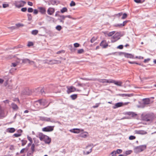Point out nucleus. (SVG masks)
<instances>
[{"mask_svg":"<svg viewBox=\"0 0 156 156\" xmlns=\"http://www.w3.org/2000/svg\"><path fill=\"white\" fill-rule=\"evenodd\" d=\"M59 3V2L55 0H50L48 2V5H50L51 4L54 5H57Z\"/></svg>","mask_w":156,"mask_h":156,"instance_id":"nucleus-12","label":"nucleus"},{"mask_svg":"<svg viewBox=\"0 0 156 156\" xmlns=\"http://www.w3.org/2000/svg\"><path fill=\"white\" fill-rule=\"evenodd\" d=\"M39 137L41 140H43L47 137V136L44 135L42 133H40L38 134Z\"/></svg>","mask_w":156,"mask_h":156,"instance_id":"nucleus-16","label":"nucleus"},{"mask_svg":"<svg viewBox=\"0 0 156 156\" xmlns=\"http://www.w3.org/2000/svg\"><path fill=\"white\" fill-rule=\"evenodd\" d=\"M127 16V14L126 13H124L122 15V19H125L126 18Z\"/></svg>","mask_w":156,"mask_h":156,"instance_id":"nucleus-49","label":"nucleus"},{"mask_svg":"<svg viewBox=\"0 0 156 156\" xmlns=\"http://www.w3.org/2000/svg\"><path fill=\"white\" fill-rule=\"evenodd\" d=\"M7 132L10 133H12L14 132L15 131V129L13 128H9L7 129Z\"/></svg>","mask_w":156,"mask_h":156,"instance_id":"nucleus-26","label":"nucleus"},{"mask_svg":"<svg viewBox=\"0 0 156 156\" xmlns=\"http://www.w3.org/2000/svg\"><path fill=\"white\" fill-rule=\"evenodd\" d=\"M67 92L68 94L76 91V88L73 86L67 87Z\"/></svg>","mask_w":156,"mask_h":156,"instance_id":"nucleus-8","label":"nucleus"},{"mask_svg":"<svg viewBox=\"0 0 156 156\" xmlns=\"http://www.w3.org/2000/svg\"><path fill=\"white\" fill-rule=\"evenodd\" d=\"M67 9L66 7H63L60 10V12L62 13H64L65 12H67Z\"/></svg>","mask_w":156,"mask_h":156,"instance_id":"nucleus-27","label":"nucleus"},{"mask_svg":"<svg viewBox=\"0 0 156 156\" xmlns=\"http://www.w3.org/2000/svg\"><path fill=\"white\" fill-rule=\"evenodd\" d=\"M146 147V145H142L136 147L134 149L135 153H138L144 150Z\"/></svg>","mask_w":156,"mask_h":156,"instance_id":"nucleus-2","label":"nucleus"},{"mask_svg":"<svg viewBox=\"0 0 156 156\" xmlns=\"http://www.w3.org/2000/svg\"><path fill=\"white\" fill-rule=\"evenodd\" d=\"M16 27H23L24 25L22 23H18L16 24Z\"/></svg>","mask_w":156,"mask_h":156,"instance_id":"nucleus-53","label":"nucleus"},{"mask_svg":"<svg viewBox=\"0 0 156 156\" xmlns=\"http://www.w3.org/2000/svg\"><path fill=\"white\" fill-rule=\"evenodd\" d=\"M44 142L46 144H49L51 142V139L48 136H47L44 139Z\"/></svg>","mask_w":156,"mask_h":156,"instance_id":"nucleus-23","label":"nucleus"},{"mask_svg":"<svg viewBox=\"0 0 156 156\" xmlns=\"http://www.w3.org/2000/svg\"><path fill=\"white\" fill-rule=\"evenodd\" d=\"M125 54H126V52H119V54L120 55H124V56L125 55Z\"/></svg>","mask_w":156,"mask_h":156,"instance_id":"nucleus-63","label":"nucleus"},{"mask_svg":"<svg viewBox=\"0 0 156 156\" xmlns=\"http://www.w3.org/2000/svg\"><path fill=\"white\" fill-rule=\"evenodd\" d=\"M99 82L100 83H110V80H108L105 79H99L98 80Z\"/></svg>","mask_w":156,"mask_h":156,"instance_id":"nucleus-18","label":"nucleus"},{"mask_svg":"<svg viewBox=\"0 0 156 156\" xmlns=\"http://www.w3.org/2000/svg\"><path fill=\"white\" fill-rule=\"evenodd\" d=\"M62 29V27L60 25H58L56 27V29L58 31H60Z\"/></svg>","mask_w":156,"mask_h":156,"instance_id":"nucleus-44","label":"nucleus"},{"mask_svg":"<svg viewBox=\"0 0 156 156\" xmlns=\"http://www.w3.org/2000/svg\"><path fill=\"white\" fill-rule=\"evenodd\" d=\"M41 93L42 95H44L46 94V91H44V88H43L41 89Z\"/></svg>","mask_w":156,"mask_h":156,"instance_id":"nucleus-43","label":"nucleus"},{"mask_svg":"<svg viewBox=\"0 0 156 156\" xmlns=\"http://www.w3.org/2000/svg\"><path fill=\"white\" fill-rule=\"evenodd\" d=\"M111 154H112V156H116V154L115 151H113L111 153Z\"/></svg>","mask_w":156,"mask_h":156,"instance_id":"nucleus-64","label":"nucleus"},{"mask_svg":"<svg viewBox=\"0 0 156 156\" xmlns=\"http://www.w3.org/2000/svg\"><path fill=\"white\" fill-rule=\"evenodd\" d=\"M76 5L75 3L73 1H72L70 4L71 6H74Z\"/></svg>","mask_w":156,"mask_h":156,"instance_id":"nucleus-47","label":"nucleus"},{"mask_svg":"<svg viewBox=\"0 0 156 156\" xmlns=\"http://www.w3.org/2000/svg\"><path fill=\"white\" fill-rule=\"evenodd\" d=\"M31 94V91L29 89L23 90L21 93L23 95H30Z\"/></svg>","mask_w":156,"mask_h":156,"instance_id":"nucleus-9","label":"nucleus"},{"mask_svg":"<svg viewBox=\"0 0 156 156\" xmlns=\"http://www.w3.org/2000/svg\"><path fill=\"white\" fill-rule=\"evenodd\" d=\"M84 52V51L83 49H80L77 51V53L79 54L83 53Z\"/></svg>","mask_w":156,"mask_h":156,"instance_id":"nucleus-36","label":"nucleus"},{"mask_svg":"<svg viewBox=\"0 0 156 156\" xmlns=\"http://www.w3.org/2000/svg\"><path fill=\"white\" fill-rule=\"evenodd\" d=\"M68 47L72 52H74L76 50V49L74 47H73L72 45H69Z\"/></svg>","mask_w":156,"mask_h":156,"instance_id":"nucleus-24","label":"nucleus"},{"mask_svg":"<svg viewBox=\"0 0 156 156\" xmlns=\"http://www.w3.org/2000/svg\"><path fill=\"white\" fill-rule=\"evenodd\" d=\"M29 63L31 65H33L34 67H36L35 62L33 61L30 60Z\"/></svg>","mask_w":156,"mask_h":156,"instance_id":"nucleus-37","label":"nucleus"},{"mask_svg":"<svg viewBox=\"0 0 156 156\" xmlns=\"http://www.w3.org/2000/svg\"><path fill=\"white\" fill-rule=\"evenodd\" d=\"M33 11V13H34V14L35 15H37V14L38 13V10L37 9H34Z\"/></svg>","mask_w":156,"mask_h":156,"instance_id":"nucleus-59","label":"nucleus"},{"mask_svg":"<svg viewBox=\"0 0 156 156\" xmlns=\"http://www.w3.org/2000/svg\"><path fill=\"white\" fill-rule=\"evenodd\" d=\"M38 9L41 14H44L45 13L46 10L44 8L42 7H39Z\"/></svg>","mask_w":156,"mask_h":156,"instance_id":"nucleus-22","label":"nucleus"},{"mask_svg":"<svg viewBox=\"0 0 156 156\" xmlns=\"http://www.w3.org/2000/svg\"><path fill=\"white\" fill-rule=\"evenodd\" d=\"M92 150V148H91L88 151H86V153H85V152H84V154L87 155L89 154L91 151Z\"/></svg>","mask_w":156,"mask_h":156,"instance_id":"nucleus-45","label":"nucleus"},{"mask_svg":"<svg viewBox=\"0 0 156 156\" xmlns=\"http://www.w3.org/2000/svg\"><path fill=\"white\" fill-rule=\"evenodd\" d=\"M145 0H134L135 2L136 3H142Z\"/></svg>","mask_w":156,"mask_h":156,"instance_id":"nucleus-38","label":"nucleus"},{"mask_svg":"<svg viewBox=\"0 0 156 156\" xmlns=\"http://www.w3.org/2000/svg\"><path fill=\"white\" fill-rule=\"evenodd\" d=\"M27 10L26 7L23 8L21 9V11L23 12H26Z\"/></svg>","mask_w":156,"mask_h":156,"instance_id":"nucleus-57","label":"nucleus"},{"mask_svg":"<svg viewBox=\"0 0 156 156\" xmlns=\"http://www.w3.org/2000/svg\"><path fill=\"white\" fill-rule=\"evenodd\" d=\"M61 61L59 60H57L55 59H52L49 60V62L48 64L52 65L54 64H58L60 63Z\"/></svg>","mask_w":156,"mask_h":156,"instance_id":"nucleus-11","label":"nucleus"},{"mask_svg":"<svg viewBox=\"0 0 156 156\" xmlns=\"http://www.w3.org/2000/svg\"><path fill=\"white\" fill-rule=\"evenodd\" d=\"M54 126H48L42 128V130L47 132H51L54 130Z\"/></svg>","mask_w":156,"mask_h":156,"instance_id":"nucleus-7","label":"nucleus"},{"mask_svg":"<svg viewBox=\"0 0 156 156\" xmlns=\"http://www.w3.org/2000/svg\"><path fill=\"white\" fill-rule=\"evenodd\" d=\"M142 119L145 121L151 122L153 119V116L151 114H147L142 116Z\"/></svg>","mask_w":156,"mask_h":156,"instance_id":"nucleus-3","label":"nucleus"},{"mask_svg":"<svg viewBox=\"0 0 156 156\" xmlns=\"http://www.w3.org/2000/svg\"><path fill=\"white\" fill-rule=\"evenodd\" d=\"M100 45L103 48H106L108 46V44L105 40L102 41L100 43Z\"/></svg>","mask_w":156,"mask_h":156,"instance_id":"nucleus-13","label":"nucleus"},{"mask_svg":"<svg viewBox=\"0 0 156 156\" xmlns=\"http://www.w3.org/2000/svg\"><path fill=\"white\" fill-rule=\"evenodd\" d=\"M34 44L32 42L29 41L28 43L27 46L29 47L32 46Z\"/></svg>","mask_w":156,"mask_h":156,"instance_id":"nucleus-46","label":"nucleus"},{"mask_svg":"<svg viewBox=\"0 0 156 156\" xmlns=\"http://www.w3.org/2000/svg\"><path fill=\"white\" fill-rule=\"evenodd\" d=\"M26 3V2L23 0L16 1L14 2V4L15 6L19 8L23 6Z\"/></svg>","mask_w":156,"mask_h":156,"instance_id":"nucleus-4","label":"nucleus"},{"mask_svg":"<svg viewBox=\"0 0 156 156\" xmlns=\"http://www.w3.org/2000/svg\"><path fill=\"white\" fill-rule=\"evenodd\" d=\"M4 114V110L0 106V117L2 116Z\"/></svg>","mask_w":156,"mask_h":156,"instance_id":"nucleus-30","label":"nucleus"},{"mask_svg":"<svg viewBox=\"0 0 156 156\" xmlns=\"http://www.w3.org/2000/svg\"><path fill=\"white\" fill-rule=\"evenodd\" d=\"M115 33V31H113L111 32H110L107 34V35L108 36L111 37Z\"/></svg>","mask_w":156,"mask_h":156,"instance_id":"nucleus-35","label":"nucleus"},{"mask_svg":"<svg viewBox=\"0 0 156 156\" xmlns=\"http://www.w3.org/2000/svg\"><path fill=\"white\" fill-rule=\"evenodd\" d=\"M124 105V104L122 102H118L116 103L114 106L112 107V108L114 109H116L117 108L121 107Z\"/></svg>","mask_w":156,"mask_h":156,"instance_id":"nucleus-10","label":"nucleus"},{"mask_svg":"<svg viewBox=\"0 0 156 156\" xmlns=\"http://www.w3.org/2000/svg\"><path fill=\"white\" fill-rule=\"evenodd\" d=\"M27 11L29 12H32L33 11V9L32 8H29L28 9Z\"/></svg>","mask_w":156,"mask_h":156,"instance_id":"nucleus-48","label":"nucleus"},{"mask_svg":"<svg viewBox=\"0 0 156 156\" xmlns=\"http://www.w3.org/2000/svg\"><path fill=\"white\" fill-rule=\"evenodd\" d=\"M55 9L53 8L50 7L47 10V12L48 14L52 15L55 12Z\"/></svg>","mask_w":156,"mask_h":156,"instance_id":"nucleus-14","label":"nucleus"},{"mask_svg":"<svg viewBox=\"0 0 156 156\" xmlns=\"http://www.w3.org/2000/svg\"><path fill=\"white\" fill-rule=\"evenodd\" d=\"M136 138V137L134 136H130L129 137V139L130 140H133L135 139Z\"/></svg>","mask_w":156,"mask_h":156,"instance_id":"nucleus-50","label":"nucleus"},{"mask_svg":"<svg viewBox=\"0 0 156 156\" xmlns=\"http://www.w3.org/2000/svg\"><path fill=\"white\" fill-rule=\"evenodd\" d=\"M70 98L73 100H75L77 98V94H73L70 96Z\"/></svg>","mask_w":156,"mask_h":156,"instance_id":"nucleus-28","label":"nucleus"},{"mask_svg":"<svg viewBox=\"0 0 156 156\" xmlns=\"http://www.w3.org/2000/svg\"><path fill=\"white\" fill-rule=\"evenodd\" d=\"M38 33V30H34L32 31L31 34L34 35H36Z\"/></svg>","mask_w":156,"mask_h":156,"instance_id":"nucleus-32","label":"nucleus"},{"mask_svg":"<svg viewBox=\"0 0 156 156\" xmlns=\"http://www.w3.org/2000/svg\"><path fill=\"white\" fill-rule=\"evenodd\" d=\"M132 152V151L131 150L129 151H127L126 152V155H129L130 154L131 152Z\"/></svg>","mask_w":156,"mask_h":156,"instance_id":"nucleus-56","label":"nucleus"},{"mask_svg":"<svg viewBox=\"0 0 156 156\" xmlns=\"http://www.w3.org/2000/svg\"><path fill=\"white\" fill-rule=\"evenodd\" d=\"M21 135V134L20 133H15L13 135V136H14L16 137H18L20 136Z\"/></svg>","mask_w":156,"mask_h":156,"instance_id":"nucleus-62","label":"nucleus"},{"mask_svg":"<svg viewBox=\"0 0 156 156\" xmlns=\"http://www.w3.org/2000/svg\"><path fill=\"white\" fill-rule=\"evenodd\" d=\"M27 138L28 140L30 141V143H32L33 140L32 138L31 137L28 136L27 137Z\"/></svg>","mask_w":156,"mask_h":156,"instance_id":"nucleus-52","label":"nucleus"},{"mask_svg":"<svg viewBox=\"0 0 156 156\" xmlns=\"http://www.w3.org/2000/svg\"><path fill=\"white\" fill-rule=\"evenodd\" d=\"M27 16L28 17V20L29 21H31L32 19V16L30 14H27Z\"/></svg>","mask_w":156,"mask_h":156,"instance_id":"nucleus-33","label":"nucleus"},{"mask_svg":"<svg viewBox=\"0 0 156 156\" xmlns=\"http://www.w3.org/2000/svg\"><path fill=\"white\" fill-rule=\"evenodd\" d=\"M39 118L42 121H45L46 119V117H44L40 116L39 117Z\"/></svg>","mask_w":156,"mask_h":156,"instance_id":"nucleus-58","label":"nucleus"},{"mask_svg":"<svg viewBox=\"0 0 156 156\" xmlns=\"http://www.w3.org/2000/svg\"><path fill=\"white\" fill-rule=\"evenodd\" d=\"M21 142L22 143V145L23 146L26 144L27 141V140H21Z\"/></svg>","mask_w":156,"mask_h":156,"instance_id":"nucleus-39","label":"nucleus"},{"mask_svg":"<svg viewBox=\"0 0 156 156\" xmlns=\"http://www.w3.org/2000/svg\"><path fill=\"white\" fill-rule=\"evenodd\" d=\"M25 150H26V151H27V149L26 148H24L22 149L20 151V153H23Z\"/></svg>","mask_w":156,"mask_h":156,"instance_id":"nucleus-55","label":"nucleus"},{"mask_svg":"<svg viewBox=\"0 0 156 156\" xmlns=\"http://www.w3.org/2000/svg\"><path fill=\"white\" fill-rule=\"evenodd\" d=\"M119 36V33H116L111 37V42L112 43H114L116 41L119 39L120 38Z\"/></svg>","mask_w":156,"mask_h":156,"instance_id":"nucleus-6","label":"nucleus"},{"mask_svg":"<svg viewBox=\"0 0 156 156\" xmlns=\"http://www.w3.org/2000/svg\"><path fill=\"white\" fill-rule=\"evenodd\" d=\"M127 114L129 115H131L133 117L134 116H135L136 115V114L132 112H128L127 113Z\"/></svg>","mask_w":156,"mask_h":156,"instance_id":"nucleus-31","label":"nucleus"},{"mask_svg":"<svg viewBox=\"0 0 156 156\" xmlns=\"http://www.w3.org/2000/svg\"><path fill=\"white\" fill-rule=\"evenodd\" d=\"M135 133L138 134L144 135L147 133V132L144 130H136L135 131Z\"/></svg>","mask_w":156,"mask_h":156,"instance_id":"nucleus-17","label":"nucleus"},{"mask_svg":"<svg viewBox=\"0 0 156 156\" xmlns=\"http://www.w3.org/2000/svg\"><path fill=\"white\" fill-rule=\"evenodd\" d=\"M110 82L111 83H114L117 86H122V83L121 82L116 81L114 80L111 79Z\"/></svg>","mask_w":156,"mask_h":156,"instance_id":"nucleus-15","label":"nucleus"},{"mask_svg":"<svg viewBox=\"0 0 156 156\" xmlns=\"http://www.w3.org/2000/svg\"><path fill=\"white\" fill-rule=\"evenodd\" d=\"M117 96L122 97H130L132 96V94H119L117 95Z\"/></svg>","mask_w":156,"mask_h":156,"instance_id":"nucleus-19","label":"nucleus"},{"mask_svg":"<svg viewBox=\"0 0 156 156\" xmlns=\"http://www.w3.org/2000/svg\"><path fill=\"white\" fill-rule=\"evenodd\" d=\"M70 131L72 133H78L80 132V130L79 129H73L70 130Z\"/></svg>","mask_w":156,"mask_h":156,"instance_id":"nucleus-21","label":"nucleus"},{"mask_svg":"<svg viewBox=\"0 0 156 156\" xmlns=\"http://www.w3.org/2000/svg\"><path fill=\"white\" fill-rule=\"evenodd\" d=\"M74 48H77L80 46V44L78 43H75L74 44Z\"/></svg>","mask_w":156,"mask_h":156,"instance_id":"nucleus-54","label":"nucleus"},{"mask_svg":"<svg viewBox=\"0 0 156 156\" xmlns=\"http://www.w3.org/2000/svg\"><path fill=\"white\" fill-rule=\"evenodd\" d=\"M96 39V38L93 37L90 40V42L91 43H93Z\"/></svg>","mask_w":156,"mask_h":156,"instance_id":"nucleus-51","label":"nucleus"},{"mask_svg":"<svg viewBox=\"0 0 156 156\" xmlns=\"http://www.w3.org/2000/svg\"><path fill=\"white\" fill-rule=\"evenodd\" d=\"M115 151L116 154V153L119 154L121 153L122 152V150L120 149H118L116 151Z\"/></svg>","mask_w":156,"mask_h":156,"instance_id":"nucleus-40","label":"nucleus"},{"mask_svg":"<svg viewBox=\"0 0 156 156\" xmlns=\"http://www.w3.org/2000/svg\"><path fill=\"white\" fill-rule=\"evenodd\" d=\"M124 56L127 58H134V56L131 54L126 53Z\"/></svg>","mask_w":156,"mask_h":156,"instance_id":"nucleus-20","label":"nucleus"},{"mask_svg":"<svg viewBox=\"0 0 156 156\" xmlns=\"http://www.w3.org/2000/svg\"><path fill=\"white\" fill-rule=\"evenodd\" d=\"M45 121L47 122H54L53 120H51V119L50 118L47 117H46Z\"/></svg>","mask_w":156,"mask_h":156,"instance_id":"nucleus-41","label":"nucleus"},{"mask_svg":"<svg viewBox=\"0 0 156 156\" xmlns=\"http://www.w3.org/2000/svg\"><path fill=\"white\" fill-rule=\"evenodd\" d=\"M34 147H35V145L34 144H32L31 147V150L32 151V154H33L34 152L35 151L34 149Z\"/></svg>","mask_w":156,"mask_h":156,"instance_id":"nucleus-34","label":"nucleus"},{"mask_svg":"<svg viewBox=\"0 0 156 156\" xmlns=\"http://www.w3.org/2000/svg\"><path fill=\"white\" fill-rule=\"evenodd\" d=\"M59 17H60V19L63 20H65V18H66L65 16L62 15V16H59Z\"/></svg>","mask_w":156,"mask_h":156,"instance_id":"nucleus-60","label":"nucleus"},{"mask_svg":"<svg viewBox=\"0 0 156 156\" xmlns=\"http://www.w3.org/2000/svg\"><path fill=\"white\" fill-rule=\"evenodd\" d=\"M30 60L27 58H25L22 60V62L24 63H29Z\"/></svg>","mask_w":156,"mask_h":156,"instance_id":"nucleus-29","label":"nucleus"},{"mask_svg":"<svg viewBox=\"0 0 156 156\" xmlns=\"http://www.w3.org/2000/svg\"><path fill=\"white\" fill-rule=\"evenodd\" d=\"M38 102L41 106L44 107L45 108L47 107L49 105L47 101L45 99H39L36 101Z\"/></svg>","mask_w":156,"mask_h":156,"instance_id":"nucleus-5","label":"nucleus"},{"mask_svg":"<svg viewBox=\"0 0 156 156\" xmlns=\"http://www.w3.org/2000/svg\"><path fill=\"white\" fill-rule=\"evenodd\" d=\"M11 106L12 109L14 110H17L18 108L17 105L14 103H12L11 104Z\"/></svg>","mask_w":156,"mask_h":156,"instance_id":"nucleus-25","label":"nucleus"},{"mask_svg":"<svg viewBox=\"0 0 156 156\" xmlns=\"http://www.w3.org/2000/svg\"><path fill=\"white\" fill-rule=\"evenodd\" d=\"M143 102L140 104V105L138 106L139 107L143 108H144L147 105L151 103L149 98H145L142 99Z\"/></svg>","mask_w":156,"mask_h":156,"instance_id":"nucleus-1","label":"nucleus"},{"mask_svg":"<svg viewBox=\"0 0 156 156\" xmlns=\"http://www.w3.org/2000/svg\"><path fill=\"white\" fill-rule=\"evenodd\" d=\"M115 27H121L124 26V24H122V23L117 24L115 25Z\"/></svg>","mask_w":156,"mask_h":156,"instance_id":"nucleus-42","label":"nucleus"},{"mask_svg":"<svg viewBox=\"0 0 156 156\" xmlns=\"http://www.w3.org/2000/svg\"><path fill=\"white\" fill-rule=\"evenodd\" d=\"M9 149L12 150H15V148L14 146L13 145H10L9 147Z\"/></svg>","mask_w":156,"mask_h":156,"instance_id":"nucleus-61","label":"nucleus"}]
</instances>
